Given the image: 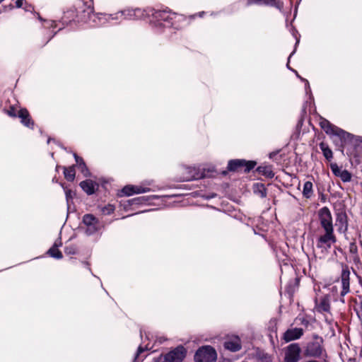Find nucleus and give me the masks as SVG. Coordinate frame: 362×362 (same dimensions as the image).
<instances>
[{
	"label": "nucleus",
	"mask_w": 362,
	"mask_h": 362,
	"mask_svg": "<svg viewBox=\"0 0 362 362\" xmlns=\"http://www.w3.org/2000/svg\"><path fill=\"white\" fill-rule=\"evenodd\" d=\"M286 66L290 69L289 66H288V63L286 64Z\"/></svg>",
	"instance_id": "603ef678"
},
{
	"label": "nucleus",
	"mask_w": 362,
	"mask_h": 362,
	"mask_svg": "<svg viewBox=\"0 0 362 362\" xmlns=\"http://www.w3.org/2000/svg\"><path fill=\"white\" fill-rule=\"evenodd\" d=\"M50 141V139H48L47 143L49 144Z\"/></svg>",
	"instance_id": "864d4df0"
},
{
	"label": "nucleus",
	"mask_w": 362,
	"mask_h": 362,
	"mask_svg": "<svg viewBox=\"0 0 362 362\" xmlns=\"http://www.w3.org/2000/svg\"><path fill=\"white\" fill-rule=\"evenodd\" d=\"M23 1H24V0H16V6L17 8H21V7H22V6H23Z\"/></svg>",
	"instance_id": "58836bf2"
},
{
	"label": "nucleus",
	"mask_w": 362,
	"mask_h": 362,
	"mask_svg": "<svg viewBox=\"0 0 362 362\" xmlns=\"http://www.w3.org/2000/svg\"><path fill=\"white\" fill-rule=\"evenodd\" d=\"M223 346L230 351H238L242 348L240 339L238 336L228 337L223 343Z\"/></svg>",
	"instance_id": "2eb2a0df"
},
{
	"label": "nucleus",
	"mask_w": 362,
	"mask_h": 362,
	"mask_svg": "<svg viewBox=\"0 0 362 362\" xmlns=\"http://www.w3.org/2000/svg\"><path fill=\"white\" fill-rule=\"evenodd\" d=\"M30 6H29V7H25V11H30Z\"/></svg>",
	"instance_id": "a18cd8bd"
},
{
	"label": "nucleus",
	"mask_w": 362,
	"mask_h": 362,
	"mask_svg": "<svg viewBox=\"0 0 362 362\" xmlns=\"http://www.w3.org/2000/svg\"><path fill=\"white\" fill-rule=\"evenodd\" d=\"M64 175L65 178L68 181H71V182L73 181L74 180L75 175H76L74 165L71 166L69 168H64Z\"/></svg>",
	"instance_id": "b1692460"
},
{
	"label": "nucleus",
	"mask_w": 362,
	"mask_h": 362,
	"mask_svg": "<svg viewBox=\"0 0 362 362\" xmlns=\"http://www.w3.org/2000/svg\"><path fill=\"white\" fill-rule=\"evenodd\" d=\"M256 163L254 161H246L243 159L230 160L228 163V170L229 171H238L244 168L245 172H249L255 168Z\"/></svg>",
	"instance_id": "6e6552de"
},
{
	"label": "nucleus",
	"mask_w": 362,
	"mask_h": 362,
	"mask_svg": "<svg viewBox=\"0 0 362 362\" xmlns=\"http://www.w3.org/2000/svg\"><path fill=\"white\" fill-rule=\"evenodd\" d=\"M115 208L112 204H107L105 206L101 207V212L104 215H110L114 212Z\"/></svg>",
	"instance_id": "bb28decb"
},
{
	"label": "nucleus",
	"mask_w": 362,
	"mask_h": 362,
	"mask_svg": "<svg viewBox=\"0 0 362 362\" xmlns=\"http://www.w3.org/2000/svg\"><path fill=\"white\" fill-rule=\"evenodd\" d=\"M296 38H297V37H296ZM298 42H299V40L296 39V46L298 45Z\"/></svg>",
	"instance_id": "49530a36"
},
{
	"label": "nucleus",
	"mask_w": 362,
	"mask_h": 362,
	"mask_svg": "<svg viewBox=\"0 0 362 362\" xmlns=\"http://www.w3.org/2000/svg\"><path fill=\"white\" fill-rule=\"evenodd\" d=\"M124 20L136 21L148 20L150 24L158 32H161L165 28L173 27L175 29L180 28L178 23L185 21V16L170 10L155 9L154 8H126L123 9Z\"/></svg>",
	"instance_id": "f257e3e1"
},
{
	"label": "nucleus",
	"mask_w": 362,
	"mask_h": 362,
	"mask_svg": "<svg viewBox=\"0 0 362 362\" xmlns=\"http://www.w3.org/2000/svg\"><path fill=\"white\" fill-rule=\"evenodd\" d=\"M4 11H6L7 10H12L14 8V6L12 4H10L8 6H4Z\"/></svg>",
	"instance_id": "ea45409f"
},
{
	"label": "nucleus",
	"mask_w": 362,
	"mask_h": 362,
	"mask_svg": "<svg viewBox=\"0 0 362 362\" xmlns=\"http://www.w3.org/2000/svg\"><path fill=\"white\" fill-rule=\"evenodd\" d=\"M303 81H304L305 82V88L306 93L307 94H310V97H311L312 96V95H311V90H310L308 81L307 80H305V79H303Z\"/></svg>",
	"instance_id": "f704fd0d"
},
{
	"label": "nucleus",
	"mask_w": 362,
	"mask_h": 362,
	"mask_svg": "<svg viewBox=\"0 0 362 362\" xmlns=\"http://www.w3.org/2000/svg\"><path fill=\"white\" fill-rule=\"evenodd\" d=\"M62 240H61V238H58L54 243V245H52V247H55L57 248H58L59 247L62 246Z\"/></svg>",
	"instance_id": "e433bc0d"
},
{
	"label": "nucleus",
	"mask_w": 362,
	"mask_h": 362,
	"mask_svg": "<svg viewBox=\"0 0 362 362\" xmlns=\"http://www.w3.org/2000/svg\"><path fill=\"white\" fill-rule=\"evenodd\" d=\"M319 217L321 226L325 230H333L331 214L327 207H324L320 210Z\"/></svg>",
	"instance_id": "4468645a"
},
{
	"label": "nucleus",
	"mask_w": 362,
	"mask_h": 362,
	"mask_svg": "<svg viewBox=\"0 0 362 362\" xmlns=\"http://www.w3.org/2000/svg\"><path fill=\"white\" fill-rule=\"evenodd\" d=\"M217 354L211 346H204L199 348L195 353V362H216Z\"/></svg>",
	"instance_id": "423d86ee"
},
{
	"label": "nucleus",
	"mask_w": 362,
	"mask_h": 362,
	"mask_svg": "<svg viewBox=\"0 0 362 362\" xmlns=\"http://www.w3.org/2000/svg\"><path fill=\"white\" fill-rule=\"evenodd\" d=\"M6 113L11 117H19L21 122L26 127L33 129L34 122L32 119L28 111L25 108H21L18 111L13 106H11L6 110Z\"/></svg>",
	"instance_id": "39448f33"
},
{
	"label": "nucleus",
	"mask_w": 362,
	"mask_h": 362,
	"mask_svg": "<svg viewBox=\"0 0 362 362\" xmlns=\"http://www.w3.org/2000/svg\"><path fill=\"white\" fill-rule=\"evenodd\" d=\"M65 194H66V199L67 204L69 206V201H70L71 199H72V192H71V190H70V189L66 190L65 191Z\"/></svg>",
	"instance_id": "473e14b6"
},
{
	"label": "nucleus",
	"mask_w": 362,
	"mask_h": 362,
	"mask_svg": "<svg viewBox=\"0 0 362 362\" xmlns=\"http://www.w3.org/2000/svg\"><path fill=\"white\" fill-rule=\"evenodd\" d=\"M333 293L334 292H337V288L336 286H332L330 288H329Z\"/></svg>",
	"instance_id": "a19ab883"
},
{
	"label": "nucleus",
	"mask_w": 362,
	"mask_h": 362,
	"mask_svg": "<svg viewBox=\"0 0 362 362\" xmlns=\"http://www.w3.org/2000/svg\"><path fill=\"white\" fill-rule=\"evenodd\" d=\"M300 349L298 344H291L285 350V362H298L300 359Z\"/></svg>",
	"instance_id": "9d476101"
},
{
	"label": "nucleus",
	"mask_w": 362,
	"mask_h": 362,
	"mask_svg": "<svg viewBox=\"0 0 362 362\" xmlns=\"http://www.w3.org/2000/svg\"><path fill=\"white\" fill-rule=\"evenodd\" d=\"M74 156L76 163V166L78 167L79 164L85 163L82 158L79 157L76 153H74Z\"/></svg>",
	"instance_id": "2f4dec72"
},
{
	"label": "nucleus",
	"mask_w": 362,
	"mask_h": 362,
	"mask_svg": "<svg viewBox=\"0 0 362 362\" xmlns=\"http://www.w3.org/2000/svg\"><path fill=\"white\" fill-rule=\"evenodd\" d=\"M57 34V32H54V35L47 41V42L55 35Z\"/></svg>",
	"instance_id": "8fccbe9b"
},
{
	"label": "nucleus",
	"mask_w": 362,
	"mask_h": 362,
	"mask_svg": "<svg viewBox=\"0 0 362 362\" xmlns=\"http://www.w3.org/2000/svg\"><path fill=\"white\" fill-rule=\"evenodd\" d=\"M204 12L202 11V12H199L198 15H199V16L202 17L204 15Z\"/></svg>",
	"instance_id": "37998d69"
},
{
	"label": "nucleus",
	"mask_w": 362,
	"mask_h": 362,
	"mask_svg": "<svg viewBox=\"0 0 362 362\" xmlns=\"http://www.w3.org/2000/svg\"><path fill=\"white\" fill-rule=\"evenodd\" d=\"M303 194L306 198H310L313 194V183L307 181L303 185Z\"/></svg>",
	"instance_id": "393cba45"
},
{
	"label": "nucleus",
	"mask_w": 362,
	"mask_h": 362,
	"mask_svg": "<svg viewBox=\"0 0 362 362\" xmlns=\"http://www.w3.org/2000/svg\"><path fill=\"white\" fill-rule=\"evenodd\" d=\"M83 229L86 235H93L100 231L103 227L102 223L93 214H87L83 216L82 219Z\"/></svg>",
	"instance_id": "20e7f679"
},
{
	"label": "nucleus",
	"mask_w": 362,
	"mask_h": 362,
	"mask_svg": "<svg viewBox=\"0 0 362 362\" xmlns=\"http://www.w3.org/2000/svg\"><path fill=\"white\" fill-rule=\"evenodd\" d=\"M322 339L320 337H315L313 341L308 344L306 352L308 355L311 356H320L322 354Z\"/></svg>",
	"instance_id": "ddd939ff"
},
{
	"label": "nucleus",
	"mask_w": 362,
	"mask_h": 362,
	"mask_svg": "<svg viewBox=\"0 0 362 362\" xmlns=\"http://www.w3.org/2000/svg\"><path fill=\"white\" fill-rule=\"evenodd\" d=\"M151 185V181H146L140 185H127L122 189V192L126 196L148 192L152 190L151 188L149 187Z\"/></svg>",
	"instance_id": "1a4fd4ad"
},
{
	"label": "nucleus",
	"mask_w": 362,
	"mask_h": 362,
	"mask_svg": "<svg viewBox=\"0 0 362 362\" xmlns=\"http://www.w3.org/2000/svg\"><path fill=\"white\" fill-rule=\"evenodd\" d=\"M330 168L336 177H339V167L337 163H331Z\"/></svg>",
	"instance_id": "c756f323"
},
{
	"label": "nucleus",
	"mask_w": 362,
	"mask_h": 362,
	"mask_svg": "<svg viewBox=\"0 0 362 362\" xmlns=\"http://www.w3.org/2000/svg\"><path fill=\"white\" fill-rule=\"evenodd\" d=\"M336 216H337V219H338V218L339 217V213H336Z\"/></svg>",
	"instance_id": "09e8293b"
},
{
	"label": "nucleus",
	"mask_w": 362,
	"mask_h": 362,
	"mask_svg": "<svg viewBox=\"0 0 362 362\" xmlns=\"http://www.w3.org/2000/svg\"><path fill=\"white\" fill-rule=\"evenodd\" d=\"M351 174L347 170L341 171V180L343 182H349L351 180Z\"/></svg>",
	"instance_id": "c85d7f7f"
},
{
	"label": "nucleus",
	"mask_w": 362,
	"mask_h": 362,
	"mask_svg": "<svg viewBox=\"0 0 362 362\" xmlns=\"http://www.w3.org/2000/svg\"><path fill=\"white\" fill-rule=\"evenodd\" d=\"M341 147L346 151L350 160L357 164L362 160V137L354 136L341 129Z\"/></svg>",
	"instance_id": "7ed1b4c3"
},
{
	"label": "nucleus",
	"mask_w": 362,
	"mask_h": 362,
	"mask_svg": "<svg viewBox=\"0 0 362 362\" xmlns=\"http://www.w3.org/2000/svg\"><path fill=\"white\" fill-rule=\"evenodd\" d=\"M74 13V11H68L66 13H65V16L63 18V23H68L69 22H71V21H66V18H68L69 16V15H72Z\"/></svg>",
	"instance_id": "72a5a7b5"
},
{
	"label": "nucleus",
	"mask_w": 362,
	"mask_h": 362,
	"mask_svg": "<svg viewBox=\"0 0 362 362\" xmlns=\"http://www.w3.org/2000/svg\"><path fill=\"white\" fill-rule=\"evenodd\" d=\"M335 242L336 238L333 235V230H325V234L318 238L316 247L324 254L331 248L332 245Z\"/></svg>",
	"instance_id": "0eeeda50"
},
{
	"label": "nucleus",
	"mask_w": 362,
	"mask_h": 362,
	"mask_svg": "<svg viewBox=\"0 0 362 362\" xmlns=\"http://www.w3.org/2000/svg\"><path fill=\"white\" fill-rule=\"evenodd\" d=\"M245 5L249 6L252 4H264L270 6L275 7L279 10L283 8L284 4L281 0H244Z\"/></svg>",
	"instance_id": "dca6fc26"
},
{
	"label": "nucleus",
	"mask_w": 362,
	"mask_h": 362,
	"mask_svg": "<svg viewBox=\"0 0 362 362\" xmlns=\"http://www.w3.org/2000/svg\"><path fill=\"white\" fill-rule=\"evenodd\" d=\"M257 170L269 178H272L274 176V173H273L271 166H259Z\"/></svg>",
	"instance_id": "5701e85b"
},
{
	"label": "nucleus",
	"mask_w": 362,
	"mask_h": 362,
	"mask_svg": "<svg viewBox=\"0 0 362 362\" xmlns=\"http://www.w3.org/2000/svg\"><path fill=\"white\" fill-rule=\"evenodd\" d=\"M315 309L319 313L328 312L329 304L327 298L326 297H322L320 299L316 298Z\"/></svg>",
	"instance_id": "6ab92c4d"
},
{
	"label": "nucleus",
	"mask_w": 362,
	"mask_h": 362,
	"mask_svg": "<svg viewBox=\"0 0 362 362\" xmlns=\"http://www.w3.org/2000/svg\"><path fill=\"white\" fill-rule=\"evenodd\" d=\"M4 0H0V4Z\"/></svg>",
	"instance_id": "5fc2aeb1"
},
{
	"label": "nucleus",
	"mask_w": 362,
	"mask_h": 362,
	"mask_svg": "<svg viewBox=\"0 0 362 362\" xmlns=\"http://www.w3.org/2000/svg\"><path fill=\"white\" fill-rule=\"evenodd\" d=\"M276 154H277V152H272L269 154V158H273Z\"/></svg>",
	"instance_id": "79ce46f5"
},
{
	"label": "nucleus",
	"mask_w": 362,
	"mask_h": 362,
	"mask_svg": "<svg viewBox=\"0 0 362 362\" xmlns=\"http://www.w3.org/2000/svg\"><path fill=\"white\" fill-rule=\"evenodd\" d=\"M186 356V350L182 346L176 347L166 354L165 360L167 362H182Z\"/></svg>",
	"instance_id": "9b49d317"
},
{
	"label": "nucleus",
	"mask_w": 362,
	"mask_h": 362,
	"mask_svg": "<svg viewBox=\"0 0 362 362\" xmlns=\"http://www.w3.org/2000/svg\"><path fill=\"white\" fill-rule=\"evenodd\" d=\"M47 254L50 257L57 259H60L63 257L61 251H59V249L55 247H52L51 248H49V250L47 251Z\"/></svg>",
	"instance_id": "a878e982"
},
{
	"label": "nucleus",
	"mask_w": 362,
	"mask_h": 362,
	"mask_svg": "<svg viewBox=\"0 0 362 362\" xmlns=\"http://www.w3.org/2000/svg\"><path fill=\"white\" fill-rule=\"evenodd\" d=\"M95 183L90 180H86L80 183V187L88 194H93L95 192Z\"/></svg>",
	"instance_id": "aec40b11"
},
{
	"label": "nucleus",
	"mask_w": 362,
	"mask_h": 362,
	"mask_svg": "<svg viewBox=\"0 0 362 362\" xmlns=\"http://www.w3.org/2000/svg\"><path fill=\"white\" fill-rule=\"evenodd\" d=\"M293 52H294V51H293V52L289 55V57H288V60L290 59V58H291V56L293 55Z\"/></svg>",
	"instance_id": "de8ad7c7"
},
{
	"label": "nucleus",
	"mask_w": 362,
	"mask_h": 362,
	"mask_svg": "<svg viewBox=\"0 0 362 362\" xmlns=\"http://www.w3.org/2000/svg\"><path fill=\"white\" fill-rule=\"evenodd\" d=\"M350 272L348 269H343L341 274V281L342 284V291L341 295L344 296L350 291L349 281H350Z\"/></svg>",
	"instance_id": "a211bd4d"
},
{
	"label": "nucleus",
	"mask_w": 362,
	"mask_h": 362,
	"mask_svg": "<svg viewBox=\"0 0 362 362\" xmlns=\"http://www.w3.org/2000/svg\"><path fill=\"white\" fill-rule=\"evenodd\" d=\"M262 197H265V194H264L263 192L262 193Z\"/></svg>",
	"instance_id": "3c124183"
},
{
	"label": "nucleus",
	"mask_w": 362,
	"mask_h": 362,
	"mask_svg": "<svg viewBox=\"0 0 362 362\" xmlns=\"http://www.w3.org/2000/svg\"><path fill=\"white\" fill-rule=\"evenodd\" d=\"M46 23L47 24V26L50 28H56L57 23L54 21H45Z\"/></svg>",
	"instance_id": "c9c22d12"
},
{
	"label": "nucleus",
	"mask_w": 362,
	"mask_h": 362,
	"mask_svg": "<svg viewBox=\"0 0 362 362\" xmlns=\"http://www.w3.org/2000/svg\"><path fill=\"white\" fill-rule=\"evenodd\" d=\"M158 198L157 195L143 196L129 199L128 202L129 205H139Z\"/></svg>",
	"instance_id": "412c9836"
},
{
	"label": "nucleus",
	"mask_w": 362,
	"mask_h": 362,
	"mask_svg": "<svg viewBox=\"0 0 362 362\" xmlns=\"http://www.w3.org/2000/svg\"><path fill=\"white\" fill-rule=\"evenodd\" d=\"M319 124L331 139H334L339 136L338 127L331 124L327 119L320 117Z\"/></svg>",
	"instance_id": "f8f14e48"
},
{
	"label": "nucleus",
	"mask_w": 362,
	"mask_h": 362,
	"mask_svg": "<svg viewBox=\"0 0 362 362\" xmlns=\"http://www.w3.org/2000/svg\"><path fill=\"white\" fill-rule=\"evenodd\" d=\"M64 252L67 255H74L76 252V247L74 245L66 246Z\"/></svg>",
	"instance_id": "7c9ffc66"
},
{
	"label": "nucleus",
	"mask_w": 362,
	"mask_h": 362,
	"mask_svg": "<svg viewBox=\"0 0 362 362\" xmlns=\"http://www.w3.org/2000/svg\"><path fill=\"white\" fill-rule=\"evenodd\" d=\"M79 6L80 12L82 13L78 21H82L89 23L90 25H101L106 22L112 21H119V23L124 20L123 10L112 14L105 13H93V0H81Z\"/></svg>",
	"instance_id": "f03ea898"
},
{
	"label": "nucleus",
	"mask_w": 362,
	"mask_h": 362,
	"mask_svg": "<svg viewBox=\"0 0 362 362\" xmlns=\"http://www.w3.org/2000/svg\"><path fill=\"white\" fill-rule=\"evenodd\" d=\"M194 177V175H191V176L187 177L186 179L190 180V179L193 178Z\"/></svg>",
	"instance_id": "c03bdc74"
},
{
	"label": "nucleus",
	"mask_w": 362,
	"mask_h": 362,
	"mask_svg": "<svg viewBox=\"0 0 362 362\" xmlns=\"http://www.w3.org/2000/svg\"><path fill=\"white\" fill-rule=\"evenodd\" d=\"M144 351V349L141 346L138 348L137 352L135 355V360L139 357V356Z\"/></svg>",
	"instance_id": "4c0bfd02"
},
{
	"label": "nucleus",
	"mask_w": 362,
	"mask_h": 362,
	"mask_svg": "<svg viewBox=\"0 0 362 362\" xmlns=\"http://www.w3.org/2000/svg\"><path fill=\"white\" fill-rule=\"evenodd\" d=\"M303 334V330L301 328L288 329L284 334L283 339L286 342H289L293 340L299 339Z\"/></svg>",
	"instance_id": "f3484780"
},
{
	"label": "nucleus",
	"mask_w": 362,
	"mask_h": 362,
	"mask_svg": "<svg viewBox=\"0 0 362 362\" xmlns=\"http://www.w3.org/2000/svg\"><path fill=\"white\" fill-rule=\"evenodd\" d=\"M319 147H320V150L322 151L325 158L328 161H330L333 158V153H332V150L329 147V146L325 142H321L319 144Z\"/></svg>",
	"instance_id": "4be33fe9"
},
{
	"label": "nucleus",
	"mask_w": 362,
	"mask_h": 362,
	"mask_svg": "<svg viewBox=\"0 0 362 362\" xmlns=\"http://www.w3.org/2000/svg\"><path fill=\"white\" fill-rule=\"evenodd\" d=\"M78 168L80 170V171L83 174L85 177L90 176V173L85 163L79 164Z\"/></svg>",
	"instance_id": "cd10ccee"
}]
</instances>
